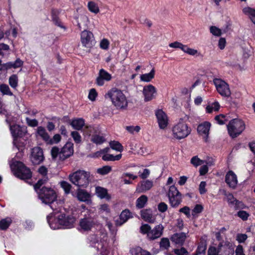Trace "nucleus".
<instances>
[{
	"label": "nucleus",
	"mask_w": 255,
	"mask_h": 255,
	"mask_svg": "<svg viewBox=\"0 0 255 255\" xmlns=\"http://www.w3.org/2000/svg\"><path fill=\"white\" fill-rule=\"evenodd\" d=\"M87 213L83 218L80 219L79 222L80 227L84 231L91 230L93 228L99 224L97 218L93 213L88 210Z\"/></svg>",
	"instance_id": "7"
},
{
	"label": "nucleus",
	"mask_w": 255,
	"mask_h": 255,
	"mask_svg": "<svg viewBox=\"0 0 255 255\" xmlns=\"http://www.w3.org/2000/svg\"><path fill=\"white\" fill-rule=\"evenodd\" d=\"M48 178L47 176H43L42 179H39L34 185V188L36 192H38L41 188V186L47 182Z\"/></svg>",
	"instance_id": "43"
},
{
	"label": "nucleus",
	"mask_w": 255,
	"mask_h": 255,
	"mask_svg": "<svg viewBox=\"0 0 255 255\" xmlns=\"http://www.w3.org/2000/svg\"><path fill=\"white\" fill-rule=\"evenodd\" d=\"M210 32L216 36H220L222 34L221 30L215 26H212L210 28Z\"/></svg>",
	"instance_id": "52"
},
{
	"label": "nucleus",
	"mask_w": 255,
	"mask_h": 255,
	"mask_svg": "<svg viewBox=\"0 0 255 255\" xmlns=\"http://www.w3.org/2000/svg\"><path fill=\"white\" fill-rule=\"evenodd\" d=\"M89 10L94 13H98L99 12V8L98 5L93 1H90L88 3Z\"/></svg>",
	"instance_id": "48"
},
{
	"label": "nucleus",
	"mask_w": 255,
	"mask_h": 255,
	"mask_svg": "<svg viewBox=\"0 0 255 255\" xmlns=\"http://www.w3.org/2000/svg\"><path fill=\"white\" fill-rule=\"evenodd\" d=\"M160 247L163 249H167L170 247V242L167 238L161 239L160 243Z\"/></svg>",
	"instance_id": "51"
},
{
	"label": "nucleus",
	"mask_w": 255,
	"mask_h": 255,
	"mask_svg": "<svg viewBox=\"0 0 255 255\" xmlns=\"http://www.w3.org/2000/svg\"><path fill=\"white\" fill-rule=\"evenodd\" d=\"M47 219L49 225L51 229L56 230L62 228L61 223L59 221V215L54 218L48 216Z\"/></svg>",
	"instance_id": "25"
},
{
	"label": "nucleus",
	"mask_w": 255,
	"mask_h": 255,
	"mask_svg": "<svg viewBox=\"0 0 255 255\" xmlns=\"http://www.w3.org/2000/svg\"><path fill=\"white\" fill-rule=\"evenodd\" d=\"M156 92L157 91L155 87L152 85L149 84L144 86L142 91L144 101L148 102L154 99Z\"/></svg>",
	"instance_id": "17"
},
{
	"label": "nucleus",
	"mask_w": 255,
	"mask_h": 255,
	"mask_svg": "<svg viewBox=\"0 0 255 255\" xmlns=\"http://www.w3.org/2000/svg\"><path fill=\"white\" fill-rule=\"evenodd\" d=\"M96 193L98 197H99L101 199H110V196L108 194L107 190L103 187H101L100 186L97 187L96 188Z\"/></svg>",
	"instance_id": "32"
},
{
	"label": "nucleus",
	"mask_w": 255,
	"mask_h": 255,
	"mask_svg": "<svg viewBox=\"0 0 255 255\" xmlns=\"http://www.w3.org/2000/svg\"><path fill=\"white\" fill-rule=\"evenodd\" d=\"M112 78L111 74L103 69L100 70L96 80V84L99 86H103L105 82L110 81Z\"/></svg>",
	"instance_id": "18"
},
{
	"label": "nucleus",
	"mask_w": 255,
	"mask_h": 255,
	"mask_svg": "<svg viewBox=\"0 0 255 255\" xmlns=\"http://www.w3.org/2000/svg\"><path fill=\"white\" fill-rule=\"evenodd\" d=\"M60 184L61 188L64 190L66 194H68L70 192L72 188V185L69 183L65 181H62Z\"/></svg>",
	"instance_id": "47"
},
{
	"label": "nucleus",
	"mask_w": 255,
	"mask_h": 255,
	"mask_svg": "<svg viewBox=\"0 0 255 255\" xmlns=\"http://www.w3.org/2000/svg\"><path fill=\"white\" fill-rule=\"evenodd\" d=\"M25 120L27 124L31 127H35L38 126V122L36 119H30L29 118H26Z\"/></svg>",
	"instance_id": "57"
},
{
	"label": "nucleus",
	"mask_w": 255,
	"mask_h": 255,
	"mask_svg": "<svg viewBox=\"0 0 255 255\" xmlns=\"http://www.w3.org/2000/svg\"><path fill=\"white\" fill-rule=\"evenodd\" d=\"M206 183L205 181H201L199 185V190L201 194H205L207 190L206 189Z\"/></svg>",
	"instance_id": "62"
},
{
	"label": "nucleus",
	"mask_w": 255,
	"mask_h": 255,
	"mask_svg": "<svg viewBox=\"0 0 255 255\" xmlns=\"http://www.w3.org/2000/svg\"><path fill=\"white\" fill-rule=\"evenodd\" d=\"M167 195L171 207H177L181 203V194L175 186L172 185L169 187Z\"/></svg>",
	"instance_id": "12"
},
{
	"label": "nucleus",
	"mask_w": 255,
	"mask_h": 255,
	"mask_svg": "<svg viewBox=\"0 0 255 255\" xmlns=\"http://www.w3.org/2000/svg\"><path fill=\"white\" fill-rule=\"evenodd\" d=\"M155 70L153 68L149 73L142 74L140 76V79L141 81L149 82L154 77Z\"/></svg>",
	"instance_id": "35"
},
{
	"label": "nucleus",
	"mask_w": 255,
	"mask_h": 255,
	"mask_svg": "<svg viewBox=\"0 0 255 255\" xmlns=\"http://www.w3.org/2000/svg\"><path fill=\"white\" fill-rule=\"evenodd\" d=\"M69 181L78 188H86L91 180V174L84 170H77L69 175Z\"/></svg>",
	"instance_id": "2"
},
{
	"label": "nucleus",
	"mask_w": 255,
	"mask_h": 255,
	"mask_svg": "<svg viewBox=\"0 0 255 255\" xmlns=\"http://www.w3.org/2000/svg\"><path fill=\"white\" fill-rule=\"evenodd\" d=\"M90 194L85 190L78 189L77 198L78 200L82 202H88L90 199Z\"/></svg>",
	"instance_id": "28"
},
{
	"label": "nucleus",
	"mask_w": 255,
	"mask_h": 255,
	"mask_svg": "<svg viewBox=\"0 0 255 255\" xmlns=\"http://www.w3.org/2000/svg\"><path fill=\"white\" fill-rule=\"evenodd\" d=\"M225 182L227 185L233 189H235L238 184L237 177L233 171H228L225 176Z\"/></svg>",
	"instance_id": "21"
},
{
	"label": "nucleus",
	"mask_w": 255,
	"mask_h": 255,
	"mask_svg": "<svg viewBox=\"0 0 255 255\" xmlns=\"http://www.w3.org/2000/svg\"><path fill=\"white\" fill-rule=\"evenodd\" d=\"M243 12L255 23V9L250 7H245L243 9Z\"/></svg>",
	"instance_id": "30"
},
{
	"label": "nucleus",
	"mask_w": 255,
	"mask_h": 255,
	"mask_svg": "<svg viewBox=\"0 0 255 255\" xmlns=\"http://www.w3.org/2000/svg\"><path fill=\"white\" fill-rule=\"evenodd\" d=\"M59 221L61 223L62 228L70 229L74 227L76 219L72 215L61 214L59 215Z\"/></svg>",
	"instance_id": "15"
},
{
	"label": "nucleus",
	"mask_w": 255,
	"mask_h": 255,
	"mask_svg": "<svg viewBox=\"0 0 255 255\" xmlns=\"http://www.w3.org/2000/svg\"><path fill=\"white\" fill-rule=\"evenodd\" d=\"M180 49L184 52L190 55H195L198 53L197 50L189 48L187 45L182 44Z\"/></svg>",
	"instance_id": "41"
},
{
	"label": "nucleus",
	"mask_w": 255,
	"mask_h": 255,
	"mask_svg": "<svg viewBox=\"0 0 255 255\" xmlns=\"http://www.w3.org/2000/svg\"><path fill=\"white\" fill-rule=\"evenodd\" d=\"M238 216L243 220H247L249 216V214L245 211H240L238 212Z\"/></svg>",
	"instance_id": "61"
},
{
	"label": "nucleus",
	"mask_w": 255,
	"mask_h": 255,
	"mask_svg": "<svg viewBox=\"0 0 255 255\" xmlns=\"http://www.w3.org/2000/svg\"><path fill=\"white\" fill-rule=\"evenodd\" d=\"M61 139V136L59 134H55L52 138L50 137V141H48V144H53L58 143L60 141Z\"/></svg>",
	"instance_id": "53"
},
{
	"label": "nucleus",
	"mask_w": 255,
	"mask_h": 255,
	"mask_svg": "<svg viewBox=\"0 0 255 255\" xmlns=\"http://www.w3.org/2000/svg\"><path fill=\"white\" fill-rule=\"evenodd\" d=\"M10 166L14 175L19 179L26 180L32 177L30 169L21 162L15 161L10 165Z\"/></svg>",
	"instance_id": "6"
},
{
	"label": "nucleus",
	"mask_w": 255,
	"mask_h": 255,
	"mask_svg": "<svg viewBox=\"0 0 255 255\" xmlns=\"http://www.w3.org/2000/svg\"><path fill=\"white\" fill-rule=\"evenodd\" d=\"M213 83L218 93L223 97H229L231 95V91L229 84L220 78H214Z\"/></svg>",
	"instance_id": "11"
},
{
	"label": "nucleus",
	"mask_w": 255,
	"mask_h": 255,
	"mask_svg": "<svg viewBox=\"0 0 255 255\" xmlns=\"http://www.w3.org/2000/svg\"><path fill=\"white\" fill-rule=\"evenodd\" d=\"M100 212L101 213H105L109 214L110 213V209L108 205L106 204H102L99 208Z\"/></svg>",
	"instance_id": "60"
},
{
	"label": "nucleus",
	"mask_w": 255,
	"mask_h": 255,
	"mask_svg": "<svg viewBox=\"0 0 255 255\" xmlns=\"http://www.w3.org/2000/svg\"><path fill=\"white\" fill-rule=\"evenodd\" d=\"M10 130L12 136L14 137L13 143L14 146L19 150L22 149V144H19L17 137L22 136L26 132V128H22L17 125L10 126Z\"/></svg>",
	"instance_id": "10"
},
{
	"label": "nucleus",
	"mask_w": 255,
	"mask_h": 255,
	"mask_svg": "<svg viewBox=\"0 0 255 255\" xmlns=\"http://www.w3.org/2000/svg\"><path fill=\"white\" fill-rule=\"evenodd\" d=\"M191 163L195 167H197L205 163V160L200 159L197 156H194L191 159Z\"/></svg>",
	"instance_id": "49"
},
{
	"label": "nucleus",
	"mask_w": 255,
	"mask_h": 255,
	"mask_svg": "<svg viewBox=\"0 0 255 255\" xmlns=\"http://www.w3.org/2000/svg\"><path fill=\"white\" fill-rule=\"evenodd\" d=\"M153 181L144 180L139 182L136 186L135 192L138 193H145L149 190L153 186Z\"/></svg>",
	"instance_id": "19"
},
{
	"label": "nucleus",
	"mask_w": 255,
	"mask_h": 255,
	"mask_svg": "<svg viewBox=\"0 0 255 255\" xmlns=\"http://www.w3.org/2000/svg\"><path fill=\"white\" fill-rule=\"evenodd\" d=\"M112 170V167L110 166H104L101 168H98L97 172L102 175H105L108 174Z\"/></svg>",
	"instance_id": "45"
},
{
	"label": "nucleus",
	"mask_w": 255,
	"mask_h": 255,
	"mask_svg": "<svg viewBox=\"0 0 255 255\" xmlns=\"http://www.w3.org/2000/svg\"><path fill=\"white\" fill-rule=\"evenodd\" d=\"M98 96V93L96 90L94 88H92L90 90L88 98L91 101H95Z\"/></svg>",
	"instance_id": "55"
},
{
	"label": "nucleus",
	"mask_w": 255,
	"mask_h": 255,
	"mask_svg": "<svg viewBox=\"0 0 255 255\" xmlns=\"http://www.w3.org/2000/svg\"><path fill=\"white\" fill-rule=\"evenodd\" d=\"M23 62L19 58H17L16 60L12 62H9L2 64V68L7 70L11 68L16 69L20 67L23 65Z\"/></svg>",
	"instance_id": "26"
},
{
	"label": "nucleus",
	"mask_w": 255,
	"mask_h": 255,
	"mask_svg": "<svg viewBox=\"0 0 255 255\" xmlns=\"http://www.w3.org/2000/svg\"><path fill=\"white\" fill-rule=\"evenodd\" d=\"M174 253L177 255H188V252L184 248L180 249H175Z\"/></svg>",
	"instance_id": "64"
},
{
	"label": "nucleus",
	"mask_w": 255,
	"mask_h": 255,
	"mask_svg": "<svg viewBox=\"0 0 255 255\" xmlns=\"http://www.w3.org/2000/svg\"><path fill=\"white\" fill-rule=\"evenodd\" d=\"M210 127L211 124L208 122H203L200 124L197 127L198 133L205 139V141L207 140Z\"/></svg>",
	"instance_id": "20"
},
{
	"label": "nucleus",
	"mask_w": 255,
	"mask_h": 255,
	"mask_svg": "<svg viewBox=\"0 0 255 255\" xmlns=\"http://www.w3.org/2000/svg\"><path fill=\"white\" fill-rule=\"evenodd\" d=\"M71 126L76 130H81L85 125V121L82 118L74 119L71 123Z\"/></svg>",
	"instance_id": "31"
},
{
	"label": "nucleus",
	"mask_w": 255,
	"mask_h": 255,
	"mask_svg": "<svg viewBox=\"0 0 255 255\" xmlns=\"http://www.w3.org/2000/svg\"><path fill=\"white\" fill-rule=\"evenodd\" d=\"M132 217L131 213L128 209L123 210L120 215V223L117 224L122 225L126 223L129 218Z\"/></svg>",
	"instance_id": "29"
},
{
	"label": "nucleus",
	"mask_w": 255,
	"mask_h": 255,
	"mask_svg": "<svg viewBox=\"0 0 255 255\" xmlns=\"http://www.w3.org/2000/svg\"><path fill=\"white\" fill-rule=\"evenodd\" d=\"M140 215L143 220L149 223H153L155 219L153 216L152 211L151 209L141 210Z\"/></svg>",
	"instance_id": "23"
},
{
	"label": "nucleus",
	"mask_w": 255,
	"mask_h": 255,
	"mask_svg": "<svg viewBox=\"0 0 255 255\" xmlns=\"http://www.w3.org/2000/svg\"><path fill=\"white\" fill-rule=\"evenodd\" d=\"M0 91L3 95H6L8 96H12L13 94L11 92L8 85L2 84L0 85Z\"/></svg>",
	"instance_id": "46"
},
{
	"label": "nucleus",
	"mask_w": 255,
	"mask_h": 255,
	"mask_svg": "<svg viewBox=\"0 0 255 255\" xmlns=\"http://www.w3.org/2000/svg\"><path fill=\"white\" fill-rule=\"evenodd\" d=\"M48 178L47 176H43L42 179H39L34 185V188L36 192H38L41 188V186L47 182Z\"/></svg>",
	"instance_id": "44"
},
{
	"label": "nucleus",
	"mask_w": 255,
	"mask_h": 255,
	"mask_svg": "<svg viewBox=\"0 0 255 255\" xmlns=\"http://www.w3.org/2000/svg\"><path fill=\"white\" fill-rule=\"evenodd\" d=\"M148 200V198L146 195H142L140 196L136 200V207L138 209H141L143 208L146 204Z\"/></svg>",
	"instance_id": "34"
},
{
	"label": "nucleus",
	"mask_w": 255,
	"mask_h": 255,
	"mask_svg": "<svg viewBox=\"0 0 255 255\" xmlns=\"http://www.w3.org/2000/svg\"><path fill=\"white\" fill-rule=\"evenodd\" d=\"M36 192L42 203L49 204L53 211H58L57 202H56L57 194L53 189L43 186Z\"/></svg>",
	"instance_id": "3"
},
{
	"label": "nucleus",
	"mask_w": 255,
	"mask_h": 255,
	"mask_svg": "<svg viewBox=\"0 0 255 255\" xmlns=\"http://www.w3.org/2000/svg\"><path fill=\"white\" fill-rule=\"evenodd\" d=\"M87 128L90 131L89 135L91 136L90 140L93 143L98 145L102 144L106 141V138L102 133L94 132L95 129L92 127H87Z\"/></svg>",
	"instance_id": "16"
},
{
	"label": "nucleus",
	"mask_w": 255,
	"mask_h": 255,
	"mask_svg": "<svg viewBox=\"0 0 255 255\" xmlns=\"http://www.w3.org/2000/svg\"><path fill=\"white\" fill-rule=\"evenodd\" d=\"M30 161L33 164H40L44 160L43 152L40 147H35L31 149L30 156Z\"/></svg>",
	"instance_id": "14"
},
{
	"label": "nucleus",
	"mask_w": 255,
	"mask_h": 255,
	"mask_svg": "<svg viewBox=\"0 0 255 255\" xmlns=\"http://www.w3.org/2000/svg\"><path fill=\"white\" fill-rule=\"evenodd\" d=\"M126 129L129 133L133 134L134 132H138L140 129V128L138 126H127Z\"/></svg>",
	"instance_id": "56"
},
{
	"label": "nucleus",
	"mask_w": 255,
	"mask_h": 255,
	"mask_svg": "<svg viewBox=\"0 0 255 255\" xmlns=\"http://www.w3.org/2000/svg\"><path fill=\"white\" fill-rule=\"evenodd\" d=\"M167 205L164 202L160 203L158 205V210L160 212H165L167 210Z\"/></svg>",
	"instance_id": "63"
},
{
	"label": "nucleus",
	"mask_w": 255,
	"mask_h": 255,
	"mask_svg": "<svg viewBox=\"0 0 255 255\" xmlns=\"http://www.w3.org/2000/svg\"><path fill=\"white\" fill-rule=\"evenodd\" d=\"M159 127L161 129L165 128L168 125V119L165 113L162 110H158L156 113Z\"/></svg>",
	"instance_id": "22"
},
{
	"label": "nucleus",
	"mask_w": 255,
	"mask_h": 255,
	"mask_svg": "<svg viewBox=\"0 0 255 255\" xmlns=\"http://www.w3.org/2000/svg\"><path fill=\"white\" fill-rule=\"evenodd\" d=\"M36 135L40 137L47 144L48 141H50L49 135L45 128L42 126H39L37 128Z\"/></svg>",
	"instance_id": "27"
},
{
	"label": "nucleus",
	"mask_w": 255,
	"mask_h": 255,
	"mask_svg": "<svg viewBox=\"0 0 255 255\" xmlns=\"http://www.w3.org/2000/svg\"><path fill=\"white\" fill-rule=\"evenodd\" d=\"M50 152L53 159H58L59 160H64L73 155V143L71 142H67L61 148L54 146L51 148Z\"/></svg>",
	"instance_id": "5"
},
{
	"label": "nucleus",
	"mask_w": 255,
	"mask_h": 255,
	"mask_svg": "<svg viewBox=\"0 0 255 255\" xmlns=\"http://www.w3.org/2000/svg\"><path fill=\"white\" fill-rule=\"evenodd\" d=\"M229 135L235 138L239 135L244 130L245 124L244 122L238 119L232 120L227 126Z\"/></svg>",
	"instance_id": "8"
},
{
	"label": "nucleus",
	"mask_w": 255,
	"mask_h": 255,
	"mask_svg": "<svg viewBox=\"0 0 255 255\" xmlns=\"http://www.w3.org/2000/svg\"><path fill=\"white\" fill-rule=\"evenodd\" d=\"M131 255H151L150 253L143 250L139 247H136L130 250Z\"/></svg>",
	"instance_id": "36"
},
{
	"label": "nucleus",
	"mask_w": 255,
	"mask_h": 255,
	"mask_svg": "<svg viewBox=\"0 0 255 255\" xmlns=\"http://www.w3.org/2000/svg\"><path fill=\"white\" fill-rule=\"evenodd\" d=\"M104 97L106 99L109 100L117 110L124 111L128 109V100L121 89L113 87L107 91Z\"/></svg>",
	"instance_id": "1"
},
{
	"label": "nucleus",
	"mask_w": 255,
	"mask_h": 255,
	"mask_svg": "<svg viewBox=\"0 0 255 255\" xmlns=\"http://www.w3.org/2000/svg\"><path fill=\"white\" fill-rule=\"evenodd\" d=\"M71 135L73 138V140L76 143H80L82 141V137L80 133L77 131H72Z\"/></svg>",
	"instance_id": "50"
},
{
	"label": "nucleus",
	"mask_w": 255,
	"mask_h": 255,
	"mask_svg": "<svg viewBox=\"0 0 255 255\" xmlns=\"http://www.w3.org/2000/svg\"><path fill=\"white\" fill-rule=\"evenodd\" d=\"M186 238V234L184 233H179L173 234L170 239L175 244L182 245Z\"/></svg>",
	"instance_id": "24"
},
{
	"label": "nucleus",
	"mask_w": 255,
	"mask_h": 255,
	"mask_svg": "<svg viewBox=\"0 0 255 255\" xmlns=\"http://www.w3.org/2000/svg\"><path fill=\"white\" fill-rule=\"evenodd\" d=\"M215 120L219 124L221 125L225 124L227 121L226 116L222 114L216 116L215 118Z\"/></svg>",
	"instance_id": "54"
},
{
	"label": "nucleus",
	"mask_w": 255,
	"mask_h": 255,
	"mask_svg": "<svg viewBox=\"0 0 255 255\" xmlns=\"http://www.w3.org/2000/svg\"><path fill=\"white\" fill-rule=\"evenodd\" d=\"M110 145L111 148L117 151L122 152L124 150L122 145L118 141H111L110 142Z\"/></svg>",
	"instance_id": "40"
},
{
	"label": "nucleus",
	"mask_w": 255,
	"mask_h": 255,
	"mask_svg": "<svg viewBox=\"0 0 255 255\" xmlns=\"http://www.w3.org/2000/svg\"><path fill=\"white\" fill-rule=\"evenodd\" d=\"M8 83L11 88L16 89L18 86L17 76L15 74H13L10 76L8 80Z\"/></svg>",
	"instance_id": "42"
},
{
	"label": "nucleus",
	"mask_w": 255,
	"mask_h": 255,
	"mask_svg": "<svg viewBox=\"0 0 255 255\" xmlns=\"http://www.w3.org/2000/svg\"><path fill=\"white\" fill-rule=\"evenodd\" d=\"M191 129L188 125L182 119L171 128L172 138L176 140H181L187 137L191 133Z\"/></svg>",
	"instance_id": "4"
},
{
	"label": "nucleus",
	"mask_w": 255,
	"mask_h": 255,
	"mask_svg": "<svg viewBox=\"0 0 255 255\" xmlns=\"http://www.w3.org/2000/svg\"><path fill=\"white\" fill-rule=\"evenodd\" d=\"M81 42L84 47L91 49L96 44V41L93 33L89 30H84L81 33Z\"/></svg>",
	"instance_id": "13"
},
{
	"label": "nucleus",
	"mask_w": 255,
	"mask_h": 255,
	"mask_svg": "<svg viewBox=\"0 0 255 255\" xmlns=\"http://www.w3.org/2000/svg\"><path fill=\"white\" fill-rule=\"evenodd\" d=\"M163 227L162 225L156 226L152 230L148 224L142 225L140 227V231L143 234H147L148 239L154 240L159 238L163 233Z\"/></svg>",
	"instance_id": "9"
},
{
	"label": "nucleus",
	"mask_w": 255,
	"mask_h": 255,
	"mask_svg": "<svg viewBox=\"0 0 255 255\" xmlns=\"http://www.w3.org/2000/svg\"><path fill=\"white\" fill-rule=\"evenodd\" d=\"M207 249V243L205 241H201L198 244L195 255H205Z\"/></svg>",
	"instance_id": "33"
},
{
	"label": "nucleus",
	"mask_w": 255,
	"mask_h": 255,
	"mask_svg": "<svg viewBox=\"0 0 255 255\" xmlns=\"http://www.w3.org/2000/svg\"><path fill=\"white\" fill-rule=\"evenodd\" d=\"M220 105L218 102H215L206 107V112L208 113H211L213 111H218L220 109Z\"/></svg>",
	"instance_id": "38"
},
{
	"label": "nucleus",
	"mask_w": 255,
	"mask_h": 255,
	"mask_svg": "<svg viewBox=\"0 0 255 255\" xmlns=\"http://www.w3.org/2000/svg\"><path fill=\"white\" fill-rule=\"evenodd\" d=\"M109 41L107 39L104 38L101 41L100 46L101 48L104 50H107L109 48Z\"/></svg>",
	"instance_id": "58"
},
{
	"label": "nucleus",
	"mask_w": 255,
	"mask_h": 255,
	"mask_svg": "<svg viewBox=\"0 0 255 255\" xmlns=\"http://www.w3.org/2000/svg\"><path fill=\"white\" fill-rule=\"evenodd\" d=\"M12 223L10 218L7 217L0 221V229L5 230L7 229Z\"/></svg>",
	"instance_id": "37"
},
{
	"label": "nucleus",
	"mask_w": 255,
	"mask_h": 255,
	"mask_svg": "<svg viewBox=\"0 0 255 255\" xmlns=\"http://www.w3.org/2000/svg\"><path fill=\"white\" fill-rule=\"evenodd\" d=\"M122 154H119L116 156L110 154H107L102 156V159L104 161H116L120 160Z\"/></svg>",
	"instance_id": "39"
},
{
	"label": "nucleus",
	"mask_w": 255,
	"mask_h": 255,
	"mask_svg": "<svg viewBox=\"0 0 255 255\" xmlns=\"http://www.w3.org/2000/svg\"><path fill=\"white\" fill-rule=\"evenodd\" d=\"M219 253V250L213 246H210L207 251V255H218Z\"/></svg>",
	"instance_id": "59"
}]
</instances>
